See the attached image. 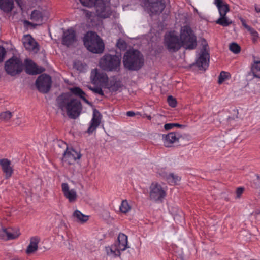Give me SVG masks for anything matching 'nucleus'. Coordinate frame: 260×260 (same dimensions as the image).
Wrapping results in <instances>:
<instances>
[{
	"label": "nucleus",
	"mask_w": 260,
	"mask_h": 260,
	"mask_svg": "<svg viewBox=\"0 0 260 260\" xmlns=\"http://www.w3.org/2000/svg\"><path fill=\"white\" fill-rule=\"evenodd\" d=\"M56 106L62 111H66L68 117L75 119L80 115L82 110L81 101L71 96L69 93H63L56 100Z\"/></svg>",
	"instance_id": "1"
},
{
	"label": "nucleus",
	"mask_w": 260,
	"mask_h": 260,
	"mask_svg": "<svg viewBox=\"0 0 260 260\" xmlns=\"http://www.w3.org/2000/svg\"><path fill=\"white\" fill-rule=\"evenodd\" d=\"M124 67L131 71H137L144 64V58L142 54L137 50H127L123 57Z\"/></svg>",
	"instance_id": "2"
},
{
	"label": "nucleus",
	"mask_w": 260,
	"mask_h": 260,
	"mask_svg": "<svg viewBox=\"0 0 260 260\" xmlns=\"http://www.w3.org/2000/svg\"><path fill=\"white\" fill-rule=\"evenodd\" d=\"M85 46L94 53H102L104 49V44L100 37L94 32L88 31L83 38Z\"/></svg>",
	"instance_id": "3"
},
{
	"label": "nucleus",
	"mask_w": 260,
	"mask_h": 260,
	"mask_svg": "<svg viewBox=\"0 0 260 260\" xmlns=\"http://www.w3.org/2000/svg\"><path fill=\"white\" fill-rule=\"evenodd\" d=\"M121 64V57L119 55L106 54L99 61L100 68L108 72L118 71Z\"/></svg>",
	"instance_id": "4"
},
{
	"label": "nucleus",
	"mask_w": 260,
	"mask_h": 260,
	"mask_svg": "<svg viewBox=\"0 0 260 260\" xmlns=\"http://www.w3.org/2000/svg\"><path fill=\"white\" fill-rule=\"evenodd\" d=\"M179 38L182 46L186 49L192 50L196 48V37L189 26H184L182 28Z\"/></svg>",
	"instance_id": "5"
},
{
	"label": "nucleus",
	"mask_w": 260,
	"mask_h": 260,
	"mask_svg": "<svg viewBox=\"0 0 260 260\" xmlns=\"http://www.w3.org/2000/svg\"><path fill=\"white\" fill-rule=\"evenodd\" d=\"M164 44L169 52L172 53L177 52L182 46L179 37L174 31H170L165 34Z\"/></svg>",
	"instance_id": "6"
},
{
	"label": "nucleus",
	"mask_w": 260,
	"mask_h": 260,
	"mask_svg": "<svg viewBox=\"0 0 260 260\" xmlns=\"http://www.w3.org/2000/svg\"><path fill=\"white\" fill-rule=\"evenodd\" d=\"M167 187L157 182H152L149 186V199L154 202H162L167 195Z\"/></svg>",
	"instance_id": "7"
},
{
	"label": "nucleus",
	"mask_w": 260,
	"mask_h": 260,
	"mask_svg": "<svg viewBox=\"0 0 260 260\" xmlns=\"http://www.w3.org/2000/svg\"><path fill=\"white\" fill-rule=\"evenodd\" d=\"M214 3L220 14V17L216 21V23L224 27L229 26L232 21L226 16V13L230 11L229 5L222 0H214Z\"/></svg>",
	"instance_id": "8"
},
{
	"label": "nucleus",
	"mask_w": 260,
	"mask_h": 260,
	"mask_svg": "<svg viewBox=\"0 0 260 260\" xmlns=\"http://www.w3.org/2000/svg\"><path fill=\"white\" fill-rule=\"evenodd\" d=\"M23 69L22 61L16 56H13L5 62V71L8 74L11 76L19 74L22 71Z\"/></svg>",
	"instance_id": "9"
},
{
	"label": "nucleus",
	"mask_w": 260,
	"mask_h": 260,
	"mask_svg": "<svg viewBox=\"0 0 260 260\" xmlns=\"http://www.w3.org/2000/svg\"><path fill=\"white\" fill-rule=\"evenodd\" d=\"M35 85L37 89L40 92L47 93L51 87V78L48 75L42 74L37 78Z\"/></svg>",
	"instance_id": "10"
},
{
	"label": "nucleus",
	"mask_w": 260,
	"mask_h": 260,
	"mask_svg": "<svg viewBox=\"0 0 260 260\" xmlns=\"http://www.w3.org/2000/svg\"><path fill=\"white\" fill-rule=\"evenodd\" d=\"M127 248V237L123 233L119 234L117 243L110 248V253L114 256H119L120 251H124Z\"/></svg>",
	"instance_id": "11"
},
{
	"label": "nucleus",
	"mask_w": 260,
	"mask_h": 260,
	"mask_svg": "<svg viewBox=\"0 0 260 260\" xmlns=\"http://www.w3.org/2000/svg\"><path fill=\"white\" fill-rule=\"evenodd\" d=\"M93 6L95 7L96 15L101 18H108L111 14L110 7L107 1L96 0Z\"/></svg>",
	"instance_id": "12"
},
{
	"label": "nucleus",
	"mask_w": 260,
	"mask_h": 260,
	"mask_svg": "<svg viewBox=\"0 0 260 260\" xmlns=\"http://www.w3.org/2000/svg\"><path fill=\"white\" fill-rule=\"evenodd\" d=\"M209 61L208 46L206 43L203 45L201 53L196 61V64L200 70L205 71L209 66Z\"/></svg>",
	"instance_id": "13"
},
{
	"label": "nucleus",
	"mask_w": 260,
	"mask_h": 260,
	"mask_svg": "<svg viewBox=\"0 0 260 260\" xmlns=\"http://www.w3.org/2000/svg\"><path fill=\"white\" fill-rule=\"evenodd\" d=\"M81 154L79 152L75 151L73 148H68L66 147V150L63 153L62 161L64 166L74 164L77 159H80Z\"/></svg>",
	"instance_id": "14"
},
{
	"label": "nucleus",
	"mask_w": 260,
	"mask_h": 260,
	"mask_svg": "<svg viewBox=\"0 0 260 260\" xmlns=\"http://www.w3.org/2000/svg\"><path fill=\"white\" fill-rule=\"evenodd\" d=\"M184 137L178 132H171L167 135H162L164 145L166 147H170L175 142L180 143Z\"/></svg>",
	"instance_id": "15"
},
{
	"label": "nucleus",
	"mask_w": 260,
	"mask_h": 260,
	"mask_svg": "<svg viewBox=\"0 0 260 260\" xmlns=\"http://www.w3.org/2000/svg\"><path fill=\"white\" fill-rule=\"evenodd\" d=\"M77 41L76 32L72 28H69L63 31L62 38V44L70 47L74 45Z\"/></svg>",
	"instance_id": "16"
},
{
	"label": "nucleus",
	"mask_w": 260,
	"mask_h": 260,
	"mask_svg": "<svg viewBox=\"0 0 260 260\" xmlns=\"http://www.w3.org/2000/svg\"><path fill=\"white\" fill-rule=\"evenodd\" d=\"M22 42L24 47L28 51L37 52L39 50L38 44L30 35H25Z\"/></svg>",
	"instance_id": "17"
},
{
	"label": "nucleus",
	"mask_w": 260,
	"mask_h": 260,
	"mask_svg": "<svg viewBox=\"0 0 260 260\" xmlns=\"http://www.w3.org/2000/svg\"><path fill=\"white\" fill-rule=\"evenodd\" d=\"M25 70L27 74L29 75H36L40 74L45 71L43 67L39 68L31 60L26 59L25 60Z\"/></svg>",
	"instance_id": "18"
},
{
	"label": "nucleus",
	"mask_w": 260,
	"mask_h": 260,
	"mask_svg": "<svg viewBox=\"0 0 260 260\" xmlns=\"http://www.w3.org/2000/svg\"><path fill=\"white\" fill-rule=\"evenodd\" d=\"M91 80L94 84H103L107 82L108 77L106 74L99 72L97 69L92 71Z\"/></svg>",
	"instance_id": "19"
},
{
	"label": "nucleus",
	"mask_w": 260,
	"mask_h": 260,
	"mask_svg": "<svg viewBox=\"0 0 260 260\" xmlns=\"http://www.w3.org/2000/svg\"><path fill=\"white\" fill-rule=\"evenodd\" d=\"M151 12L157 14L161 13L166 7L164 0H148Z\"/></svg>",
	"instance_id": "20"
},
{
	"label": "nucleus",
	"mask_w": 260,
	"mask_h": 260,
	"mask_svg": "<svg viewBox=\"0 0 260 260\" xmlns=\"http://www.w3.org/2000/svg\"><path fill=\"white\" fill-rule=\"evenodd\" d=\"M101 117L102 116L100 112L97 109H94L90 125L87 129L88 133H91L96 129L101 123Z\"/></svg>",
	"instance_id": "21"
},
{
	"label": "nucleus",
	"mask_w": 260,
	"mask_h": 260,
	"mask_svg": "<svg viewBox=\"0 0 260 260\" xmlns=\"http://www.w3.org/2000/svg\"><path fill=\"white\" fill-rule=\"evenodd\" d=\"M71 96L74 95L75 96L79 98L82 99L87 104L92 106V103L89 102L86 98V93L79 87H73L69 89Z\"/></svg>",
	"instance_id": "22"
},
{
	"label": "nucleus",
	"mask_w": 260,
	"mask_h": 260,
	"mask_svg": "<svg viewBox=\"0 0 260 260\" xmlns=\"http://www.w3.org/2000/svg\"><path fill=\"white\" fill-rule=\"evenodd\" d=\"M62 190L65 197L70 202H73L77 199V195L74 189L70 190L69 186L67 183H63L61 184Z\"/></svg>",
	"instance_id": "23"
},
{
	"label": "nucleus",
	"mask_w": 260,
	"mask_h": 260,
	"mask_svg": "<svg viewBox=\"0 0 260 260\" xmlns=\"http://www.w3.org/2000/svg\"><path fill=\"white\" fill-rule=\"evenodd\" d=\"M47 18V13L44 11H40L38 10H34L30 15V19L38 23H41L44 19Z\"/></svg>",
	"instance_id": "24"
},
{
	"label": "nucleus",
	"mask_w": 260,
	"mask_h": 260,
	"mask_svg": "<svg viewBox=\"0 0 260 260\" xmlns=\"http://www.w3.org/2000/svg\"><path fill=\"white\" fill-rule=\"evenodd\" d=\"M0 165L2 166V170L5 173L6 178L10 177L13 172L12 167L10 166L11 161L8 159H2L0 160Z\"/></svg>",
	"instance_id": "25"
},
{
	"label": "nucleus",
	"mask_w": 260,
	"mask_h": 260,
	"mask_svg": "<svg viewBox=\"0 0 260 260\" xmlns=\"http://www.w3.org/2000/svg\"><path fill=\"white\" fill-rule=\"evenodd\" d=\"M40 238L38 236L32 237L30 239V243L27 247L26 253L30 254L36 251L38 248V244Z\"/></svg>",
	"instance_id": "26"
},
{
	"label": "nucleus",
	"mask_w": 260,
	"mask_h": 260,
	"mask_svg": "<svg viewBox=\"0 0 260 260\" xmlns=\"http://www.w3.org/2000/svg\"><path fill=\"white\" fill-rule=\"evenodd\" d=\"M107 86L111 91L116 92L123 86V84L120 80L113 78L109 81Z\"/></svg>",
	"instance_id": "27"
},
{
	"label": "nucleus",
	"mask_w": 260,
	"mask_h": 260,
	"mask_svg": "<svg viewBox=\"0 0 260 260\" xmlns=\"http://www.w3.org/2000/svg\"><path fill=\"white\" fill-rule=\"evenodd\" d=\"M13 6V0H0V9L5 12H11Z\"/></svg>",
	"instance_id": "28"
},
{
	"label": "nucleus",
	"mask_w": 260,
	"mask_h": 260,
	"mask_svg": "<svg viewBox=\"0 0 260 260\" xmlns=\"http://www.w3.org/2000/svg\"><path fill=\"white\" fill-rule=\"evenodd\" d=\"M73 217L78 222L84 223L89 219V216L82 214L80 211L76 210L73 214Z\"/></svg>",
	"instance_id": "29"
},
{
	"label": "nucleus",
	"mask_w": 260,
	"mask_h": 260,
	"mask_svg": "<svg viewBox=\"0 0 260 260\" xmlns=\"http://www.w3.org/2000/svg\"><path fill=\"white\" fill-rule=\"evenodd\" d=\"M19 235L20 232L18 230L12 228H8L6 240L16 239Z\"/></svg>",
	"instance_id": "30"
},
{
	"label": "nucleus",
	"mask_w": 260,
	"mask_h": 260,
	"mask_svg": "<svg viewBox=\"0 0 260 260\" xmlns=\"http://www.w3.org/2000/svg\"><path fill=\"white\" fill-rule=\"evenodd\" d=\"M251 70L254 77L260 78V61H255Z\"/></svg>",
	"instance_id": "31"
},
{
	"label": "nucleus",
	"mask_w": 260,
	"mask_h": 260,
	"mask_svg": "<svg viewBox=\"0 0 260 260\" xmlns=\"http://www.w3.org/2000/svg\"><path fill=\"white\" fill-rule=\"evenodd\" d=\"M166 180L170 184L175 185L180 181V178L173 173H170L167 176Z\"/></svg>",
	"instance_id": "32"
},
{
	"label": "nucleus",
	"mask_w": 260,
	"mask_h": 260,
	"mask_svg": "<svg viewBox=\"0 0 260 260\" xmlns=\"http://www.w3.org/2000/svg\"><path fill=\"white\" fill-rule=\"evenodd\" d=\"M131 206L128 204L127 200H123L120 206V210L123 213H126L131 209Z\"/></svg>",
	"instance_id": "33"
},
{
	"label": "nucleus",
	"mask_w": 260,
	"mask_h": 260,
	"mask_svg": "<svg viewBox=\"0 0 260 260\" xmlns=\"http://www.w3.org/2000/svg\"><path fill=\"white\" fill-rule=\"evenodd\" d=\"M229 49L234 53L238 54L241 51V47L237 43L233 42L230 44Z\"/></svg>",
	"instance_id": "34"
},
{
	"label": "nucleus",
	"mask_w": 260,
	"mask_h": 260,
	"mask_svg": "<svg viewBox=\"0 0 260 260\" xmlns=\"http://www.w3.org/2000/svg\"><path fill=\"white\" fill-rule=\"evenodd\" d=\"M247 30L250 32V35L252 36V40L253 42H255L257 41L259 35L258 32L253 28L250 27Z\"/></svg>",
	"instance_id": "35"
},
{
	"label": "nucleus",
	"mask_w": 260,
	"mask_h": 260,
	"mask_svg": "<svg viewBox=\"0 0 260 260\" xmlns=\"http://www.w3.org/2000/svg\"><path fill=\"white\" fill-rule=\"evenodd\" d=\"M230 76L229 73L222 71L218 78V83L219 84L222 83L224 80L228 79Z\"/></svg>",
	"instance_id": "36"
},
{
	"label": "nucleus",
	"mask_w": 260,
	"mask_h": 260,
	"mask_svg": "<svg viewBox=\"0 0 260 260\" xmlns=\"http://www.w3.org/2000/svg\"><path fill=\"white\" fill-rule=\"evenodd\" d=\"M12 114L10 111H6L0 114V119L4 121L9 120L12 117Z\"/></svg>",
	"instance_id": "37"
},
{
	"label": "nucleus",
	"mask_w": 260,
	"mask_h": 260,
	"mask_svg": "<svg viewBox=\"0 0 260 260\" xmlns=\"http://www.w3.org/2000/svg\"><path fill=\"white\" fill-rule=\"evenodd\" d=\"M81 3L84 6L92 7L95 4L96 0H79Z\"/></svg>",
	"instance_id": "38"
},
{
	"label": "nucleus",
	"mask_w": 260,
	"mask_h": 260,
	"mask_svg": "<svg viewBox=\"0 0 260 260\" xmlns=\"http://www.w3.org/2000/svg\"><path fill=\"white\" fill-rule=\"evenodd\" d=\"M116 45L118 48L122 50H125L127 47V44L126 42L124 40L121 39L118 40Z\"/></svg>",
	"instance_id": "39"
},
{
	"label": "nucleus",
	"mask_w": 260,
	"mask_h": 260,
	"mask_svg": "<svg viewBox=\"0 0 260 260\" xmlns=\"http://www.w3.org/2000/svg\"><path fill=\"white\" fill-rule=\"evenodd\" d=\"M168 103L170 106L174 108L177 105V101L175 98H173L172 95H169L167 99Z\"/></svg>",
	"instance_id": "40"
},
{
	"label": "nucleus",
	"mask_w": 260,
	"mask_h": 260,
	"mask_svg": "<svg viewBox=\"0 0 260 260\" xmlns=\"http://www.w3.org/2000/svg\"><path fill=\"white\" fill-rule=\"evenodd\" d=\"M8 228H0V239L6 240Z\"/></svg>",
	"instance_id": "41"
},
{
	"label": "nucleus",
	"mask_w": 260,
	"mask_h": 260,
	"mask_svg": "<svg viewBox=\"0 0 260 260\" xmlns=\"http://www.w3.org/2000/svg\"><path fill=\"white\" fill-rule=\"evenodd\" d=\"M89 89L92 91L94 93L100 94V95L104 96V93L102 88L100 87L92 88L90 87Z\"/></svg>",
	"instance_id": "42"
},
{
	"label": "nucleus",
	"mask_w": 260,
	"mask_h": 260,
	"mask_svg": "<svg viewBox=\"0 0 260 260\" xmlns=\"http://www.w3.org/2000/svg\"><path fill=\"white\" fill-rule=\"evenodd\" d=\"M6 53L5 49L2 46H0V62L3 61Z\"/></svg>",
	"instance_id": "43"
},
{
	"label": "nucleus",
	"mask_w": 260,
	"mask_h": 260,
	"mask_svg": "<svg viewBox=\"0 0 260 260\" xmlns=\"http://www.w3.org/2000/svg\"><path fill=\"white\" fill-rule=\"evenodd\" d=\"M244 190V188L243 187H238L236 189V197L237 198H239L241 194L243 193V191Z\"/></svg>",
	"instance_id": "44"
},
{
	"label": "nucleus",
	"mask_w": 260,
	"mask_h": 260,
	"mask_svg": "<svg viewBox=\"0 0 260 260\" xmlns=\"http://www.w3.org/2000/svg\"><path fill=\"white\" fill-rule=\"evenodd\" d=\"M16 3L17 5L22 9L23 7H24L25 5V0H15Z\"/></svg>",
	"instance_id": "45"
},
{
	"label": "nucleus",
	"mask_w": 260,
	"mask_h": 260,
	"mask_svg": "<svg viewBox=\"0 0 260 260\" xmlns=\"http://www.w3.org/2000/svg\"><path fill=\"white\" fill-rule=\"evenodd\" d=\"M242 24V25L247 30L248 29H249L250 26L248 25L247 24H246V21L242 17H240L239 18Z\"/></svg>",
	"instance_id": "46"
},
{
	"label": "nucleus",
	"mask_w": 260,
	"mask_h": 260,
	"mask_svg": "<svg viewBox=\"0 0 260 260\" xmlns=\"http://www.w3.org/2000/svg\"><path fill=\"white\" fill-rule=\"evenodd\" d=\"M174 127V123H167L164 125L166 130H170Z\"/></svg>",
	"instance_id": "47"
},
{
	"label": "nucleus",
	"mask_w": 260,
	"mask_h": 260,
	"mask_svg": "<svg viewBox=\"0 0 260 260\" xmlns=\"http://www.w3.org/2000/svg\"><path fill=\"white\" fill-rule=\"evenodd\" d=\"M135 115V113L133 111H128L126 112V115L129 117H133Z\"/></svg>",
	"instance_id": "48"
},
{
	"label": "nucleus",
	"mask_w": 260,
	"mask_h": 260,
	"mask_svg": "<svg viewBox=\"0 0 260 260\" xmlns=\"http://www.w3.org/2000/svg\"><path fill=\"white\" fill-rule=\"evenodd\" d=\"M255 10L256 12H260V5H255Z\"/></svg>",
	"instance_id": "49"
},
{
	"label": "nucleus",
	"mask_w": 260,
	"mask_h": 260,
	"mask_svg": "<svg viewBox=\"0 0 260 260\" xmlns=\"http://www.w3.org/2000/svg\"><path fill=\"white\" fill-rule=\"evenodd\" d=\"M174 127H178L180 128L184 127L185 125L179 124L178 123H174Z\"/></svg>",
	"instance_id": "50"
},
{
	"label": "nucleus",
	"mask_w": 260,
	"mask_h": 260,
	"mask_svg": "<svg viewBox=\"0 0 260 260\" xmlns=\"http://www.w3.org/2000/svg\"><path fill=\"white\" fill-rule=\"evenodd\" d=\"M147 117L149 120L151 119V116L150 115L147 116Z\"/></svg>",
	"instance_id": "51"
},
{
	"label": "nucleus",
	"mask_w": 260,
	"mask_h": 260,
	"mask_svg": "<svg viewBox=\"0 0 260 260\" xmlns=\"http://www.w3.org/2000/svg\"><path fill=\"white\" fill-rule=\"evenodd\" d=\"M260 214V211H259V212H255V214Z\"/></svg>",
	"instance_id": "52"
}]
</instances>
